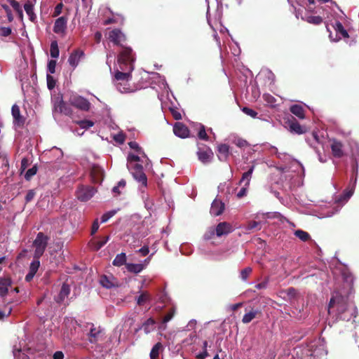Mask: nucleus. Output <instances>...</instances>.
Wrapping results in <instances>:
<instances>
[{
  "instance_id": "1",
  "label": "nucleus",
  "mask_w": 359,
  "mask_h": 359,
  "mask_svg": "<svg viewBox=\"0 0 359 359\" xmlns=\"http://www.w3.org/2000/svg\"><path fill=\"white\" fill-rule=\"evenodd\" d=\"M334 307L337 309L338 318L342 320L348 321L353 317H355V306L352 303H349L345 297L338 294L333 296L329 303V312Z\"/></svg>"
},
{
  "instance_id": "2",
  "label": "nucleus",
  "mask_w": 359,
  "mask_h": 359,
  "mask_svg": "<svg viewBox=\"0 0 359 359\" xmlns=\"http://www.w3.org/2000/svg\"><path fill=\"white\" fill-rule=\"evenodd\" d=\"M49 237L43 232H39L36 238L33 241V247L34 248V258L40 259L43 255L49 241Z\"/></svg>"
},
{
  "instance_id": "3",
  "label": "nucleus",
  "mask_w": 359,
  "mask_h": 359,
  "mask_svg": "<svg viewBox=\"0 0 359 359\" xmlns=\"http://www.w3.org/2000/svg\"><path fill=\"white\" fill-rule=\"evenodd\" d=\"M135 55L130 47H122L121 51L118 55V63L119 66L131 65L134 68Z\"/></svg>"
},
{
  "instance_id": "4",
  "label": "nucleus",
  "mask_w": 359,
  "mask_h": 359,
  "mask_svg": "<svg viewBox=\"0 0 359 359\" xmlns=\"http://www.w3.org/2000/svg\"><path fill=\"white\" fill-rule=\"evenodd\" d=\"M68 102L70 105L83 111H88L91 107L90 102L87 99L76 93L71 94Z\"/></svg>"
},
{
  "instance_id": "5",
  "label": "nucleus",
  "mask_w": 359,
  "mask_h": 359,
  "mask_svg": "<svg viewBox=\"0 0 359 359\" xmlns=\"http://www.w3.org/2000/svg\"><path fill=\"white\" fill-rule=\"evenodd\" d=\"M285 127L291 133L296 135H302L307 132V128L304 126H302L296 120V118L290 115L285 118Z\"/></svg>"
},
{
  "instance_id": "6",
  "label": "nucleus",
  "mask_w": 359,
  "mask_h": 359,
  "mask_svg": "<svg viewBox=\"0 0 359 359\" xmlns=\"http://www.w3.org/2000/svg\"><path fill=\"white\" fill-rule=\"evenodd\" d=\"M97 192V189L89 185H79L76 191L78 200L82 202L89 201Z\"/></svg>"
},
{
  "instance_id": "7",
  "label": "nucleus",
  "mask_w": 359,
  "mask_h": 359,
  "mask_svg": "<svg viewBox=\"0 0 359 359\" xmlns=\"http://www.w3.org/2000/svg\"><path fill=\"white\" fill-rule=\"evenodd\" d=\"M196 154L198 160L204 164L210 163L214 155L212 149L204 144H198Z\"/></svg>"
},
{
  "instance_id": "8",
  "label": "nucleus",
  "mask_w": 359,
  "mask_h": 359,
  "mask_svg": "<svg viewBox=\"0 0 359 359\" xmlns=\"http://www.w3.org/2000/svg\"><path fill=\"white\" fill-rule=\"evenodd\" d=\"M120 70H116L114 74V79L116 83L124 81H130L132 77V72L133 71V67L131 65L128 66H119Z\"/></svg>"
},
{
  "instance_id": "9",
  "label": "nucleus",
  "mask_w": 359,
  "mask_h": 359,
  "mask_svg": "<svg viewBox=\"0 0 359 359\" xmlns=\"http://www.w3.org/2000/svg\"><path fill=\"white\" fill-rule=\"evenodd\" d=\"M133 177L143 187L147 186V177L143 170V166L140 164H135L131 172Z\"/></svg>"
},
{
  "instance_id": "10",
  "label": "nucleus",
  "mask_w": 359,
  "mask_h": 359,
  "mask_svg": "<svg viewBox=\"0 0 359 359\" xmlns=\"http://www.w3.org/2000/svg\"><path fill=\"white\" fill-rule=\"evenodd\" d=\"M109 39L114 44L123 47L122 43L126 41V37L119 29H114L109 33Z\"/></svg>"
},
{
  "instance_id": "11",
  "label": "nucleus",
  "mask_w": 359,
  "mask_h": 359,
  "mask_svg": "<svg viewBox=\"0 0 359 359\" xmlns=\"http://www.w3.org/2000/svg\"><path fill=\"white\" fill-rule=\"evenodd\" d=\"M68 18L67 16L58 18L54 24L53 32L57 34L64 35L66 32Z\"/></svg>"
},
{
  "instance_id": "12",
  "label": "nucleus",
  "mask_w": 359,
  "mask_h": 359,
  "mask_svg": "<svg viewBox=\"0 0 359 359\" xmlns=\"http://www.w3.org/2000/svg\"><path fill=\"white\" fill-rule=\"evenodd\" d=\"M92 182L95 184H100L104 178V170L98 165H93L90 169Z\"/></svg>"
},
{
  "instance_id": "13",
  "label": "nucleus",
  "mask_w": 359,
  "mask_h": 359,
  "mask_svg": "<svg viewBox=\"0 0 359 359\" xmlns=\"http://www.w3.org/2000/svg\"><path fill=\"white\" fill-rule=\"evenodd\" d=\"M11 113L13 117V123L18 128L23 127L25 118L20 114V107L13 104L11 108Z\"/></svg>"
},
{
  "instance_id": "14",
  "label": "nucleus",
  "mask_w": 359,
  "mask_h": 359,
  "mask_svg": "<svg viewBox=\"0 0 359 359\" xmlns=\"http://www.w3.org/2000/svg\"><path fill=\"white\" fill-rule=\"evenodd\" d=\"M224 207V203L221 200L215 198L211 204L210 212L212 216H219L223 213Z\"/></svg>"
},
{
  "instance_id": "15",
  "label": "nucleus",
  "mask_w": 359,
  "mask_h": 359,
  "mask_svg": "<svg viewBox=\"0 0 359 359\" xmlns=\"http://www.w3.org/2000/svg\"><path fill=\"white\" fill-rule=\"evenodd\" d=\"M83 56H84V53L82 50H81V49L74 50L70 54L69 59H68V62H69V65L71 67H72L74 69L76 68L78 66L81 58H82Z\"/></svg>"
},
{
  "instance_id": "16",
  "label": "nucleus",
  "mask_w": 359,
  "mask_h": 359,
  "mask_svg": "<svg viewBox=\"0 0 359 359\" xmlns=\"http://www.w3.org/2000/svg\"><path fill=\"white\" fill-rule=\"evenodd\" d=\"M173 132L175 135L181 138H186L189 135V128L181 122H177L174 125Z\"/></svg>"
},
{
  "instance_id": "17",
  "label": "nucleus",
  "mask_w": 359,
  "mask_h": 359,
  "mask_svg": "<svg viewBox=\"0 0 359 359\" xmlns=\"http://www.w3.org/2000/svg\"><path fill=\"white\" fill-rule=\"evenodd\" d=\"M332 154L335 158H341L344 155V144L341 142L333 140L330 145Z\"/></svg>"
},
{
  "instance_id": "18",
  "label": "nucleus",
  "mask_w": 359,
  "mask_h": 359,
  "mask_svg": "<svg viewBox=\"0 0 359 359\" xmlns=\"http://www.w3.org/2000/svg\"><path fill=\"white\" fill-rule=\"evenodd\" d=\"M262 311L258 309L252 308L249 311L246 312L243 316L242 322L244 324L250 323L253 319L261 317Z\"/></svg>"
},
{
  "instance_id": "19",
  "label": "nucleus",
  "mask_w": 359,
  "mask_h": 359,
  "mask_svg": "<svg viewBox=\"0 0 359 359\" xmlns=\"http://www.w3.org/2000/svg\"><path fill=\"white\" fill-rule=\"evenodd\" d=\"M231 226L230 224L223 222L219 223L215 228V233L217 236L220 237L224 235H227L231 231Z\"/></svg>"
},
{
  "instance_id": "20",
  "label": "nucleus",
  "mask_w": 359,
  "mask_h": 359,
  "mask_svg": "<svg viewBox=\"0 0 359 359\" xmlns=\"http://www.w3.org/2000/svg\"><path fill=\"white\" fill-rule=\"evenodd\" d=\"M156 323V320L153 318H149L142 323L141 327L136 329L135 332H137L140 330L143 329L144 333L148 334L155 330Z\"/></svg>"
},
{
  "instance_id": "21",
  "label": "nucleus",
  "mask_w": 359,
  "mask_h": 359,
  "mask_svg": "<svg viewBox=\"0 0 359 359\" xmlns=\"http://www.w3.org/2000/svg\"><path fill=\"white\" fill-rule=\"evenodd\" d=\"M11 280L8 277H0V296L4 297L8 292L11 285Z\"/></svg>"
},
{
  "instance_id": "22",
  "label": "nucleus",
  "mask_w": 359,
  "mask_h": 359,
  "mask_svg": "<svg viewBox=\"0 0 359 359\" xmlns=\"http://www.w3.org/2000/svg\"><path fill=\"white\" fill-rule=\"evenodd\" d=\"M217 156L219 161H226L229 156V147L226 144H221L217 147Z\"/></svg>"
},
{
  "instance_id": "23",
  "label": "nucleus",
  "mask_w": 359,
  "mask_h": 359,
  "mask_svg": "<svg viewBox=\"0 0 359 359\" xmlns=\"http://www.w3.org/2000/svg\"><path fill=\"white\" fill-rule=\"evenodd\" d=\"M354 191V187H353L351 189H345L344 192L335 198V202L338 204L344 203L348 201V200L351 198V196L353 195Z\"/></svg>"
},
{
  "instance_id": "24",
  "label": "nucleus",
  "mask_w": 359,
  "mask_h": 359,
  "mask_svg": "<svg viewBox=\"0 0 359 359\" xmlns=\"http://www.w3.org/2000/svg\"><path fill=\"white\" fill-rule=\"evenodd\" d=\"M290 112L300 119L305 118V110L299 104H293L290 107Z\"/></svg>"
},
{
  "instance_id": "25",
  "label": "nucleus",
  "mask_w": 359,
  "mask_h": 359,
  "mask_svg": "<svg viewBox=\"0 0 359 359\" xmlns=\"http://www.w3.org/2000/svg\"><path fill=\"white\" fill-rule=\"evenodd\" d=\"M55 108L57 111H59L60 113H63L65 115H70L72 113V109L67 106L62 99L55 104Z\"/></svg>"
},
{
  "instance_id": "26",
  "label": "nucleus",
  "mask_w": 359,
  "mask_h": 359,
  "mask_svg": "<svg viewBox=\"0 0 359 359\" xmlns=\"http://www.w3.org/2000/svg\"><path fill=\"white\" fill-rule=\"evenodd\" d=\"M129 81H124L121 82L115 83V86L117 90L121 93H128L130 92H133L134 90L131 88Z\"/></svg>"
},
{
  "instance_id": "27",
  "label": "nucleus",
  "mask_w": 359,
  "mask_h": 359,
  "mask_svg": "<svg viewBox=\"0 0 359 359\" xmlns=\"http://www.w3.org/2000/svg\"><path fill=\"white\" fill-rule=\"evenodd\" d=\"M254 170H255V165H252L247 172H244L242 175L241 180L238 182V184L241 185L243 182H245V184H244L245 186L249 187L251 177H252V174Z\"/></svg>"
},
{
  "instance_id": "28",
  "label": "nucleus",
  "mask_w": 359,
  "mask_h": 359,
  "mask_svg": "<svg viewBox=\"0 0 359 359\" xmlns=\"http://www.w3.org/2000/svg\"><path fill=\"white\" fill-rule=\"evenodd\" d=\"M163 346L162 343L157 342L156 344L154 345L152 347L150 353L149 357L150 359H158L159 354L161 352H163Z\"/></svg>"
},
{
  "instance_id": "29",
  "label": "nucleus",
  "mask_w": 359,
  "mask_h": 359,
  "mask_svg": "<svg viewBox=\"0 0 359 359\" xmlns=\"http://www.w3.org/2000/svg\"><path fill=\"white\" fill-rule=\"evenodd\" d=\"M69 293H70L69 285L66 283H63L56 301L59 303L63 302L65 300V299L66 297H67V296L69 294Z\"/></svg>"
},
{
  "instance_id": "30",
  "label": "nucleus",
  "mask_w": 359,
  "mask_h": 359,
  "mask_svg": "<svg viewBox=\"0 0 359 359\" xmlns=\"http://www.w3.org/2000/svg\"><path fill=\"white\" fill-rule=\"evenodd\" d=\"M245 229L248 233L255 232L262 229V223L257 221H250L248 222Z\"/></svg>"
},
{
  "instance_id": "31",
  "label": "nucleus",
  "mask_w": 359,
  "mask_h": 359,
  "mask_svg": "<svg viewBox=\"0 0 359 359\" xmlns=\"http://www.w3.org/2000/svg\"><path fill=\"white\" fill-rule=\"evenodd\" d=\"M126 268L130 273H139L144 269V266L142 264H126Z\"/></svg>"
},
{
  "instance_id": "32",
  "label": "nucleus",
  "mask_w": 359,
  "mask_h": 359,
  "mask_svg": "<svg viewBox=\"0 0 359 359\" xmlns=\"http://www.w3.org/2000/svg\"><path fill=\"white\" fill-rule=\"evenodd\" d=\"M112 264L115 266H121L126 263V255L124 252L118 254L112 262Z\"/></svg>"
},
{
  "instance_id": "33",
  "label": "nucleus",
  "mask_w": 359,
  "mask_h": 359,
  "mask_svg": "<svg viewBox=\"0 0 359 359\" xmlns=\"http://www.w3.org/2000/svg\"><path fill=\"white\" fill-rule=\"evenodd\" d=\"M24 8L26 13L29 16V20L32 22H34L36 19V15L34 13L33 4L30 1H28L25 4Z\"/></svg>"
},
{
  "instance_id": "34",
  "label": "nucleus",
  "mask_w": 359,
  "mask_h": 359,
  "mask_svg": "<svg viewBox=\"0 0 359 359\" xmlns=\"http://www.w3.org/2000/svg\"><path fill=\"white\" fill-rule=\"evenodd\" d=\"M327 355V353L325 351L323 348L322 347H316V348L311 349L310 355L316 359H321L324 356Z\"/></svg>"
},
{
  "instance_id": "35",
  "label": "nucleus",
  "mask_w": 359,
  "mask_h": 359,
  "mask_svg": "<svg viewBox=\"0 0 359 359\" xmlns=\"http://www.w3.org/2000/svg\"><path fill=\"white\" fill-rule=\"evenodd\" d=\"M333 27L337 34H340L342 37L348 38L349 36L347 31L344 29L343 25L337 21L333 25Z\"/></svg>"
},
{
  "instance_id": "36",
  "label": "nucleus",
  "mask_w": 359,
  "mask_h": 359,
  "mask_svg": "<svg viewBox=\"0 0 359 359\" xmlns=\"http://www.w3.org/2000/svg\"><path fill=\"white\" fill-rule=\"evenodd\" d=\"M151 295L147 292H142L137 299V304L139 306H142L148 301L151 300Z\"/></svg>"
},
{
  "instance_id": "37",
  "label": "nucleus",
  "mask_w": 359,
  "mask_h": 359,
  "mask_svg": "<svg viewBox=\"0 0 359 359\" xmlns=\"http://www.w3.org/2000/svg\"><path fill=\"white\" fill-rule=\"evenodd\" d=\"M100 283L104 287H106L108 289L111 288L115 286V285L112 282V280H110V278L105 275H103L101 276Z\"/></svg>"
},
{
  "instance_id": "38",
  "label": "nucleus",
  "mask_w": 359,
  "mask_h": 359,
  "mask_svg": "<svg viewBox=\"0 0 359 359\" xmlns=\"http://www.w3.org/2000/svg\"><path fill=\"white\" fill-rule=\"evenodd\" d=\"M60 50L57 41H53L50 43V55L53 58H57L59 56Z\"/></svg>"
},
{
  "instance_id": "39",
  "label": "nucleus",
  "mask_w": 359,
  "mask_h": 359,
  "mask_svg": "<svg viewBox=\"0 0 359 359\" xmlns=\"http://www.w3.org/2000/svg\"><path fill=\"white\" fill-rule=\"evenodd\" d=\"M124 18L123 16L118 15L117 16H114L113 18H109L106 19L104 22V25H107L114 23H120L122 24L123 22Z\"/></svg>"
},
{
  "instance_id": "40",
  "label": "nucleus",
  "mask_w": 359,
  "mask_h": 359,
  "mask_svg": "<svg viewBox=\"0 0 359 359\" xmlns=\"http://www.w3.org/2000/svg\"><path fill=\"white\" fill-rule=\"evenodd\" d=\"M294 235L304 242H306L311 238L309 233L301 229L295 231Z\"/></svg>"
},
{
  "instance_id": "41",
  "label": "nucleus",
  "mask_w": 359,
  "mask_h": 359,
  "mask_svg": "<svg viewBox=\"0 0 359 359\" xmlns=\"http://www.w3.org/2000/svg\"><path fill=\"white\" fill-rule=\"evenodd\" d=\"M10 5L13 8V9L18 13L20 18H22L23 13L21 8L20 4L15 0H8Z\"/></svg>"
},
{
  "instance_id": "42",
  "label": "nucleus",
  "mask_w": 359,
  "mask_h": 359,
  "mask_svg": "<svg viewBox=\"0 0 359 359\" xmlns=\"http://www.w3.org/2000/svg\"><path fill=\"white\" fill-rule=\"evenodd\" d=\"M352 177L351 179V182H353V186L355 187V184L357 181V175H358V165L357 161L355 160L352 163Z\"/></svg>"
},
{
  "instance_id": "43",
  "label": "nucleus",
  "mask_w": 359,
  "mask_h": 359,
  "mask_svg": "<svg viewBox=\"0 0 359 359\" xmlns=\"http://www.w3.org/2000/svg\"><path fill=\"white\" fill-rule=\"evenodd\" d=\"M39 266H40L39 259L34 258V260L30 264L29 272L32 273L35 275L36 273Z\"/></svg>"
},
{
  "instance_id": "44",
  "label": "nucleus",
  "mask_w": 359,
  "mask_h": 359,
  "mask_svg": "<svg viewBox=\"0 0 359 359\" xmlns=\"http://www.w3.org/2000/svg\"><path fill=\"white\" fill-rule=\"evenodd\" d=\"M264 100L271 107H274L276 105L277 100L271 94L264 93L263 95Z\"/></svg>"
},
{
  "instance_id": "45",
  "label": "nucleus",
  "mask_w": 359,
  "mask_h": 359,
  "mask_svg": "<svg viewBox=\"0 0 359 359\" xmlns=\"http://www.w3.org/2000/svg\"><path fill=\"white\" fill-rule=\"evenodd\" d=\"M109 237L108 236L103 237L100 241H96L93 244V250L95 251L99 250L103 247L109 241Z\"/></svg>"
},
{
  "instance_id": "46",
  "label": "nucleus",
  "mask_w": 359,
  "mask_h": 359,
  "mask_svg": "<svg viewBox=\"0 0 359 359\" xmlns=\"http://www.w3.org/2000/svg\"><path fill=\"white\" fill-rule=\"evenodd\" d=\"M77 124L81 128L87 130V129L93 127L94 126L95 123L92 121L85 119V120H81V121H77Z\"/></svg>"
},
{
  "instance_id": "47",
  "label": "nucleus",
  "mask_w": 359,
  "mask_h": 359,
  "mask_svg": "<svg viewBox=\"0 0 359 359\" xmlns=\"http://www.w3.org/2000/svg\"><path fill=\"white\" fill-rule=\"evenodd\" d=\"M38 168L36 165H34L32 168L28 169L25 174V178L26 180H30L31 178L36 174Z\"/></svg>"
},
{
  "instance_id": "48",
  "label": "nucleus",
  "mask_w": 359,
  "mask_h": 359,
  "mask_svg": "<svg viewBox=\"0 0 359 359\" xmlns=\"http://www.w3.org/2000/svg\"><path fill=\"white\" fill-rule=\"evenodd\" d=\"M100 334V331H97L96 328H95L93 326L90 328V332H89V337H90V341L91 343L95 342L97 340V337H98Z\"/></svg>"
},
{
  "instance_id": "49",
  "label": "nucleus",
  "mask_w": 359,
  "mask_h": 359,
  "mask_svg": "<svg viewBox=\"0 0 359 359\" xmlns=\"http://www.w3.org/2000/svg\"><path fill=\"white\" fill-rule=\"evenodd\" d=\"M128 145H129L130 148H131L132 149L135 150L136 151H137L140 154L146 156L144 152L142 151V148L140 147V145L138 144L137 142H130L128 143Z\"/></svg>"
},
{
  "instance_id": "50",
  "label": "nucleus",
  "mask_w": 359,
  "mask_h": 359,
  "mask_svg": "<svg viewBox=\"0 0 359 359\" xmlns=\"http://www.w3.org/2000/svg\"><path fill=\"white\" fill-rule=\"evenodd\" d=\"M116 210H111L104 213L101 217V222H107L111 217H112L116 214Z\"/></svg>"
},
{
  "instance_id": "51",
  "label": "nucleus",
  "mask_w": 359,
  "mask_h": 359,
  "mask_svg": "<svg viewBox=\"0 0 359 359\" xmlns=\"http://www.w3.org/2000/svg\"><path fill=\"white\" fill-rule=\"evenodd\" d=\"M198 136L201 140H206V141L208 140L209 137L206 133L204 126H201V128L198 133Z\"/></svg>"
},
{
  "instance_id": "52",
  "label": "nucleus",
  "mask_w": 359,
  "mask_h": 359,
  "mask_svg": "<svg viewBox=\"0 0 359 359\" xmlns=\"http://www.w3.org/2000/svg\"><path fill=\"white\" fill-rule=\"evenodd\" d=\"M46 79L48 88L49 90L53 89L55 86V80L54 78L51 75L47 74Z\"/></svg>"
},
{
  "instance_id": "53",
  "label": "nucleus",
  "mask_w": 359,
  "mask_h": 359,
  "mask_svg": "<svg viewBox=\"0 0 359 359\" xmlns=\"http://www.w3.org/2000/svg\"><path fill=\"white\" fill-rule=\"evenodd\" d=\"M251 272H252V269L250 267H246V268L243 269V270H241V279H243V280H246L247 278H248L249 275L251 273Z\"/></svg>"
},
{
  "instance_id": "54",
  "label": "nucleus",
  "mask_w": 359,
  "mask_h": 359,
  "mask_svg": "<svg viewBox=\"0 0 359 359\" xmlns=\"http://www.w3.org/2000/svg\"><path fill=\"white\" fill-rule=\"evenodd\" d=\"M174 315H175V310L173 309H171L168 312V313H166L165 316L163 317L162 323L163 324L167 323L173 318Z\"/></svg>"
},
{
  "instance_id": "55",
  "label": "nucleus",
  "mask_w": 359,
  "mask_h": 359,
  "mask_svg": "<svg viewBox=\"0 0 359 359\" xmlns=\"http://www.w3.org/2000/svg\"><path fill=\"white\" fill-rule=\"evenodd\" d=\"M242 111L247 115L252 117V118H255L257 115V112L255 111V110L250 109V108H248V107H243Z\"/></svg>"
},
{
  "instance_id": "56",
  "label": "nucleus",
  "mask_w": 359,
  "mask_h": 359,
  "mask_svg": "<svg viewBox=\"0 0 359 359\" xmlns=\"http://www.w3.org/2000/svg\"><path fill=\"white\" fill-rule=\"evenodd\" d=\"M56 61L51 60L48 63V71L50 74H54L55 72Z\"/></svg>"
},
{
  "instance_id": "57",
  "label": "nucleus",
  "mask_w": 359,
  "mask_h": 359,
  "mask_svg": "<svg viewBox=\"0 0 359 359\" xmlns=\"http://www.w3.org/2000/svg\"><path fill=\"white\" fill-rule=\"evenodd\" d=\"M11 34V28L9 27H0V35L2 36H8Z\"/></svg>"
},
{
  "instance_id": "58",
  "label": "nucleus",
  "mask_w": 359,
  "mask_h": 359,
  "mask_svg": "<svg viewBox=\"0 0 359 359\" xmlns=\"http://www.w3.org/2000/svg\"><path fill=\"white\" fill-rule=\"evenodd\" d=\"M62 8H63L62 3H60V4H57L54 8L53 16L57 17V16L60 15L62 13Z\"/></svg>"
},
{
  "instance_id": "59",
  "label": "nucleus",
  "mask_w": 359,
  "mask_h": 359,
  "mask_svg": "<svg viewBox=\"0 0 359 359\" xmlns=\"http://www.w3.org/2000/svg\"><path fill=\"white\" fill-rule=\"evenodd\" d=\"M29 162L28 158H23L21 161V165H20V169L21 174L26 170V168L29 166Z\"/></svg>"
},
{
  "instance_id": "60",
  "label": "nucleus",
  "mask_w": 359,
  "mask_h": 359,
  "mask_svg": "<svg viewBox=\"0 0 359 359\" xmlns=\"http://www.w3.org/2000/svg\"><path fill=\"white\" fill-rule=\"evenodd\" d=\"M308 21L314 25H319L323 22V19L320 16H311Z\"/></svg>"
},
{
  "instance_id": "61",
  "label": "nucleus",
  "mask_w": 359,
  "mask_h": 359,
  "mask_svg": "<svg viewBox=\"0 0 359 359\" xmlns=\"http://www.w3.org/2000/svg\"><path fill=\"white\" fill-rule=\"evenodd\" d=\"M35 196V192L34 190H29L25 196L26 203L30 202Z\"/></svg>"
},
{
  "instance_id": "62",
  "label": "nucleus",
  "mask_w": 359,
  "mask_h": 359,
  "mask_svg": "<svg viewBox=\"0 0 359 359\" xmlns=\"http://www.w3.org/2000/svg\"><path fill=\"white\" fill-rule=\"evenodd\" d=\"M99 222H98V219H96L93 224H92V227H91V235H94L98 230L99 229Z\"/></svg>"
},
{
  "instance_id": "63",
  "label": "nucleus",
  "mask_w": 359,
  "mask_h": 359,
  "mask_svg": "<svg viewBox=\"0 0 359 359\" xmlns=\"http://www.w3.org/2000/svg\"><path fill=\"white\" fill-rule=\"evenodd\" d=\"M170 111H171L172 116H173V118L175 120H180V119H182L181 113L178 110L174 109H171Z\"/></svg>"
},
{
  "instance_id": "64",
  "label": "nucleus",
  "mask_w": 359,
  "mask_h": 359,
  "mask_svg": "<svg viewBox=\"0 0 359 359\" xmlns=\"http://www.w3.org/2000/svg\"><path fill=\"white\" fill-rule=\"evenodd\" d=\"M51 152L56 156H57V158H61L63 156V152L59 148H53L51 150Z\"/></svg>"
}]
</instances>
